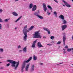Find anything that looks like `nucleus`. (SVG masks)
Instances as JSON below:
<instances>
[{
	"label": "nucleus",
	"instance_id": "f257e3e1",
	"mask_svg": "<svg viewBox=\"0 0 73 73\" xmlns=\"http://www.w3.org/2000/svg\"><path fill=\"white\" fill-rule=\"evenodd\" d=\"M27 27H28L27 25L25 26L24 27L23 29V32L24 35H25L23 36V40L24 41H27V38L28 37L27 32H29V30L27 29Z\"/></svg>",
	"mask_w": 73,
	"mask_h": 73
},
{
	"label": "nucleus",
	"instance_id": "f03ea898",
	"mask_svg": "<svg viewBox=\"0 0 73 73\" xmlns=\"http://www.w3.org/2000/svg\"><path fill=\"white\" fill-rule=\"evenodd\" d=\"M39 31L36 32L35 34H34L33 38H41L42 36L40 35L41 33H40Z\"/></svg>",
	"mask_w": 73,
	"mask_h": 73
},
{
	"label": "nucleus",
	"instance_id": "7ed1b4c3",
	"mask_svg": "<svg viewBox=\"0 0 73 73\" xmlns=\"http://www.w3.org/2000/svg\"><path fill=\"white\" fill-rule=\"evenodd\" d=\"M32 57H31L29 58V59L27 60H25L24 62H23V64L22 65V66L21 68H23V69H24L25 68V65H26L25 64V63H28V62H29L31 60L32 58Z\"/></svg>",
	"mask_w": 73,
	"mask_h": 73
},
{
	"label": "nucleus",
	"instance_id": "20e7f679",
	"mask_svg": "<svg viewBox=\"0 0 73 73\" xmlns=\"http://www.w3.org/2000/svg\"><path fill=\"white\" fill-rule=\"evenodd\" d=\"M59 17L60 18H61L62 20H63L62 21V24H65L67 23V22L66 21V20H64L65 19L64 17V15H60V16H59Z\"/></svg>",
	"mask_w": 73,
	"mask_h": 73
},
{
	"label": "nucleus",
	"instance_id": "39448f33",
	"mask_svg": "<svg viewBox=\"0 0 73 73\" xmlns=\"http://www.w3.org/2000/svg\"><path fill=\"white\" fill-rule=\"evenodd\" d=\"M62 1H63L64 2V3L65 5L67 7H71V6L69 4H68V3L66 2H65L64 0H62Z\"/></svg>",
	"mask_w": 73,
	"mask_h": 73
},
{
	"label": "nucleus",
	"instance_id": "423d86ee",
	"mask_svg": "<svg viewBox=\"0 0 73 73\" xmlns=\"http://www.w3.org/2000/svg\"><path fill=\"white\" fill-rule=\"evenodd\" d=\"M62 28V31H64V29H65L67 27V25H63L61 26Z\"/></svg>",
	"mask_w": 73,
	"mask_h": 73
},
{
	"label": "nucleus",
	"instance_id": "0eeeda50",
	"mask_svg": "<svg viewBox=\"0 0 73 73\" xmlns=\"http://www.w3.org/2000/svg\"><path fill=\"white\" fill-rule=\"evenodd\" d=\"M43 7L44 8V12H46V10H47V8H46V6L45 3L43 4Z\"/></svg>",
	"mask_w": 73,
	"mask_h": 73
},
{
	"label": "nucleus",
	"instance_id": "6e6552de",
	"mask_svg": "<svg viewBox=\"0 0 73 73\" xmlns=\"http://www.w3.org/2000/svg\"><path fill=\"white\" fill-rule=\"evenodd\" d=\"M43 29H44V31H47L48 32V35H50V31H49V30L48 29L45 28V27H44Z\"/></svg>",
	"mask_w": 73,
	"mask_h": 73
},
{
	"label": "nucleus",
	"instance_id": "1a4fd4ad",
	"mask_svg": "<svg viewBox=\"0 0 73 73\" xmlns=\"http://www.w3.org/2000/svg\"><path fill=\"white\" fill-rule=\"evenodd\" d=\"M65 40H66V36H65V35H64L63 36V41L64 45H65Z\"/></svg>",
	"mask_w": 73,
	"mask_h": 73
},
{
	"label": "nucleus",
	"instance_id": "9d476101",
	"mask_svg": "<svg viewBox=\"0 0 73 73\" xmlns=\"http://www.w3.org/2000/svg\"><path fill=\"white\" fill-rule=\"evenodd\" d=\"M36 9H37V6H36V5H34L33 7L32 11H35V10H36Z\"/></svg>",
	"mask_w": 73,
	"mask_h": 73
},
{
	"label": "nucleus",
	"instance_id": "9b49d317",
	"mask_svg": "<svg viewBox=\"0 0 73 73\" xmlns=\"http://www.w3.org/2000/svg\"><path fill=\"white\" fill-rule=\"evenodd\" d=\"M16 62H15V61H13V62H12V63L13 64L11 65L13 67H15V64H16Z\"/></svg>",
	"mask_w": 73,
	"mask_h": 73
},
{
	"label": "nucleus",
	"instance_id": "f8f14e48",
	"mask_svg": "<svg viewBox=\"0 0 73 73\" xmlns=\"http://www.w3.org/2000/svg\"><path fill=\"white\" fill-rule=\"evenodd\" d=\"M37 45L39 46V47H40V48L43 47V46L41 45V43L40 42H39L38 43Z\"/></svg>",
	"mask_w": 73,
	"mask_h": 73
},
{
	"label": "nucleus",
	"instance_id": "ddd939ff",
	"mask_svg": "<svg viewBox=\"0 0 73 73\" xmlns=\"http://www.w3.org/2000/svg\"><path fill=\"white\" fill-rule=\"evenodd\" d=\"M16 64H17V65L15 67V69H16V70L17 69V67H18V66H19V61L17 62H16Z\"/></svg>",
	"mask_w": 73,
	"mask_h": 73
},
{
	"label": "nucleus",
	"instance_id": "4468645a",
	"mask_svg": "<svg viewBox=\"0 0 73 73\" xmlns=\"http://www.w3.org/2000/svg\"><path fill=\"white\" fill-rule=\"evenodd\" d=\"M29 64H28L26 66L25 68V70L26 71H28V69L29 68Z\"/></svg>",
	"mask_w": 73,
	"mask_h": 73
},
{
	"label": "nucleus",
	"instance_id": "2eb2a0df",
	"mask_svg": "<svg viewBox=\"0 0 73 73\" xmlns=\"http://www.w3.org/2000/svg\"><path fill=\"white\" fill-rule=\"evenodd\" d=\"M34 68H35V65L33 64L31 66V71H33V70H34Z\"/></svg>",
	"mask_w": 73,
	"mask_h": 73
},
{
	"label": "nucleus",
	"instance_id": "dca6fc26",
	"mask_svg": "<svg viewBox=\"0 0 73 73\" xmlns=\"http://www.w3.org/2000/svg\"><path fill=\"white\" fill-rule=\"evenodd\" d=\"M12 14H13L14 16H18V14H17L16 12H13Z\"/></svg>",
	"mask_w": 73,
	"mask_h": 73
},
{
	"label": "nucleus",
	"instance_id": "f3484780",
	"mask_svg": "<svg viewBox=\"0 0 73 73\" xmlns=\"http://www.w3.org/2000/svg\"><path fill=\"white\" fill-rule=\"evenodd\" d=\"M33 28H34V26H32L29 29L28 31H31V30H32Z\"/></svg>",
	"mask_w": 73,
	"mask_h": 73
},
{
	"label": "nucleus",
	"instance_id": "a211bd4d",
	"mask_svg": "<svg viewBox=\"0 0 73 73\" xmlns=\"http://www.w3.org/2000/svg\"><path fill=\"white\" fill-rule=\"evenodd\" d=\"M34 16H37V17H38V16L39 15H38V14L37 12H35L34 13Z\"/></svg>",
	"mask_w": 73,
	"mask_h": 73
},
{
	"label": "nucleus",
	"instance_id": "6ab92c4d",
	"mask_svg": "<svg viewBox=\"0 0 73 73\" xmlns=\"http://www.w3.org/2000/svg\"><path fill=\"white\" fill-rule=\"evenodd\" d=\"M33 4L32 3H31L30 4V5L29 6L30 9H31V8L33 7Z\"/></svg>",
	"mask_w": 73,
	"mask_h": 73
},
{
	"label": "nucleus",
	"instance_id": "aec40b11",
	"mask_svg": "<svg viewBox=\"0 0 73 73\" xmlns=\"http://www.w3.org/2000/svg\"><path fill=\"white\" fill-rule=\"evenodd\" d=\"M38 17V18H39V19H44V17L40 15H39Z\"/></svg>",
	"mask_w": 73,
	"mask_h": 73
},
{
	"label": "nucleus",
	"instance_id": "412c9836",
	"mask_svg": "<svg viewBox=\"0 0 73 73\" xmlns=\"http://www.w3.org/2000/svg\"><path fill=\"white\" fill-rule=\"evenodd\" d=\"M7 62H9L10 63H11V64H12V62H13V60H7Z\"/></svg>",
	"mask_w": 73,
	"mask_h": 73
},
{
	"label": "nucleus",
	"instance_id": "4be33fe9",
	"mask_svg": "<svg viewBox=\"0 0 73 73\" xmlns=\"http://www.w3.org/2000/svg\"><path fill=\"white\" fill-rule=\"evenodd\" d=\"M22 17V16H20L16 20V22H17L20 19H21Z\"/></svg>",
	"mask_w": 73,
	"mask_h": 73
},
{
	"label": "nucleus",
	"instance_id": "5701e85b",
	"mask_svg": "<svg viewBox=\"0 0 73 73\" xmlns=\"http://www.w3.org/2000/svg\"><path fill=\"white\" fill-rule=\"evenodd\" d=\"M33 59L34 60H37V57L35 56V55L33 56Z\"/></svg>",
	"mask_w": 73,
	"mask_h": 73
},
{
	"label": "nucleus",
	"instance_id": "b1692460",
	"mask_svg": "<svg viewBox=\"0 0 73 73\" xmlns=\"http://www.w3.org/2000/svg\"><path fill=\"white\" fill-rule=\"evenodd\" d=\"M23 50L24 52H27V47H25L24 48Z\"/></svg>",
	"mask_w": 73,
	"mask_h": 73
},
{
	"label": "nucleus",
	"instance_id": "393cba45",
	"mask_svg": "<svg viewBox=\"0 0 73 73\" xmlns=\"http://www.w3.org/2000/svg\"><path fill=\"white\" fill-rule=\"evenodd\" d=\"M47 7H48V8H50V9H51V10H52V7L51 6H50V5H48L47 6Z\"/></svg>",
	"mask_w": 73,
	"mask_h": 73
},
{
	"label": "nucleus",
	"instance_id": "a878e982",
	"mask_svg": "<svg viewBox=\"0 0 73 73\" xmlns=\"http://www.w3.org/2000/svg\"><path fill=\"white\" fill-rule=\"evenodd\" d=\"M54 14H55V16H56V17H57V13L56 12V11L54 12Z\"/></svg>",
	"mask_w": 73,
	"mask_h": 73
},
{
	"label": "nucleus",
	"instance_id": "bb28decb",
	"mask_svg": "<svg viewBox=\"0 0 73 73\" xmlns=\"http://www.w3.org/2000/svg\"><path fill=\"white\" fill-rule=\"evenodd\" d=\"M9 20V19H6L5 20H4V21L5 22H8V20Z\"/></svg>",
	"mask_w": 73,
	"mask_h": 73
},
{
	"label": "nucleus",
	"instance_id": "cd10ccee",
	"mask_svg": "<svg viewBox=\"0 0 73 73\" xmlns=\"http://www.w3.org/2000/svg\"><path fill=\"white\" fill-rule=\"evenodd\" d=\"M35 45H36V44H33L32 45V48H35Z\"/></svg>",
	"mask_w": 73,
	"mask_h": 73
},
{
	"label": "nucleus",
	"instance_id": "c85d7f7f",
	"mask_svg": "<svg viewBox=\"0 0 73 73\" xmlns=\"http://www.w3.org/2000/svg\"><path fill=\"white\" fill-rule=\"evenodd\" d=\"M54 36H51L50 37V39L51 40H53V39H54Z\"/></svg>",
	"mask_w": 73,
	"mask_h": 73
},
{
	"label": "nucleus",
	"instance_id": "c756f323",
	"mask_svg": "<svg viewBox=\"0 0 73 73\" xmlns=\"http://www.w3.org/2000/svg\"><path fill=\"white\" fill-rule=\"evenodd\" d=\"M67 50L68 52H70L71 51V49L68 48Z\"/></svg>",
	"mask_w": 73,
	"mask_h": 73
},
{
	"label": "nucleus",
	"instance_id": "7c9ffc66",
	"mask_svg": "<svg viewBox=\"0 0 73 73\" xmlns=\"http://www.w3.org/2000/svg\"><path fill=\"white\" fill-rule=\"evenodd\" d=\"M21 72L22 73H23L24 72V68H21Z\"/></svg>",
	"mask_w": 73,
	"mask_h": 73
},
{
	"label": "nucleus",
	"instance_id": "2f4dec72",
	"mask_svg": "<svg viewBox=\"0 0 73 73\" xmlns=\"http://www.w3.org/2000/svg\"><path fill=\"white\" fill-rule=\"evenodd\" d=\"M36 42H37V40H36L35 41H34L33 42V44H35L36 43Z\"/></svg>",
	"mask_w": 73,
	"mask_h": 73
},
{
	"label": "nucleus",
	"instance_id": "473e14b6",
	"mask_svg": "<svg viewBox=\"0 0 73 73\" xmlns=\"http://www.w3.org/2000/svg\"><path fill=\"white\" fill-rule=\"evenodd\" d=\"M61 43V42L60 41H59L57 43V44H60Z\"/></svg>",
	"mask_w": 73,
	"mask_h": 73
},
{
	"label": "nucleus",
	"instance_id": "72a5a7b5",
	"mask_svg": "<svg viewBox=\"0 0 73 73\" xmlns=\"http://www.w3.org/2000/svg\"><path fill=\"white\" fill-rule=\"evenodd\" d=\"M0 51L2 52H3V49L0 48Z\"/></svg>",
	"mask_w": 73,
	"mask_h": 73
},
{
	"label": "nucleus",
	"instance_id": "f704fd0d",
	"mask_svg": "<svg viewBox=\"0 0 73 73\" xmlns=\"http://www.w3.org/2000/svg\"><path fill=\"white\" fill-rule=\"evenodd\" d=\"M2 29V26H1V24H0V29Z\"/></svg>",
	"mask_w": 73,
	"mask_h": 73
},
{
	"label": "nucleus",
	"instance_id": "c9c22d12",
	"mask_svg": "<svg viewBox=\"0 0 73 73\" xmlns=\"http://www.w3.org/2000/svg\"><path fill=\"white\" fill-rule=\"evenodd\" d=\"M0 22H1V23H3V20H2V19H1L0 18Z\"/></svg>",
	"mask_w": 73,
	"mask_h": 73
},
{
	"label": "nucleus",
	"instance_id": "e433bc0d",
	"mask_svg": "<svg viewBox=\"0 0 73 73\" xmlns=\"http://www.w3.org/2000/svg\"><path fill=\"white\" fill-rule=\"evenodd\" d=\"M9 65H10V63H9L7 64V66H9Z\"/></svg>",
	"mask_w": 73,
	"mask_h": 73
},
{
	"label": "nucleus",
	"instance_id": "4c0bfd02",
	"mask_svg": "<svg viewBox=\"0 0 73 73\" xmlns=\"http://www.w3.org/2000/svg\"><path fill=\"white\" fill-rule=\"evenodd\" d=\"M55 2H56V3H58V2L56 0H54Z\"/></svg>",
	"mask_w": 73,
	"mask_h": 73
},
{
	"label": "nucleus",
	"instance_id": "58836bf2",
	"mask_svg": "<svg viewBox=\"0 0 73 73\" xmlns=\"http://www.w3.org/2000/svg\"><path fill=\"white\" fill-rule=\"evenodd\" d=\"M21 47V46H20V45H19L18 46V49H19V48H20Z\"/></svg>",
	"mask_w": 73,
	"mask_h": 73
},
{
	"label": "nucleus",
	"instance_id": "ea45409f",
	"mask_svg": "<svg viewBox=\"0 0 73 73\" xmlns=\"http://www.w3.org/2000/svg\"><path fill=\"white\" fill-rule=\"evenodd\" d=\"M47 45H49V46H51L52 45V44H47Z\"/></svg>",
	"mask_w": 73,
	"mask_h": 73
},
{
	"label": "nucleus",
	"instance_id": "a19ab883",
	"mask_svg": "<svg viewBox=\"0 0 73 73\" xmlns=\"http://www.w3.org/2000/svg\"><path fill=\"white\" fill-rule=\"evenodd\" d=\"M2 11H3V10H2V9H0V12H2Z\"/></svg>",
	"mask_w": 73,
	"mask_h": 73
},
{
	"label": "nucleus",
	"instance_id": "79ce46f5",
	"mask_svg": "<svg viewBox=\"0 0 73 73\" xmlns=\"http://www.w3.org/2000/svg\"><path fill=\"white\" fill-rule=\"evenodd\" d=\"M47 13H48V15H50V13H48V11H47Z\"/></svg>",
	"mask_w": 73,
	"mask_h": 73
},
{
	"label": "nucleus",
	"instance_id": "37998d69",
	"mask_svg": "<svg viewBox=\"0 0 73 73\" xmlns=\"http://www.w3.org/2000/svg\"><path fill=\"white\" fill-rule=\"evenodd\" d=\"M68 48V46H65V48Z\"/></svg>",
	"mask_w": 73,
	"mask_h": 73
},
{
	"label": "nucleus",
	"instance_id": "c03bdc74",
	"mask_svg": "<svg viewBox=\"0 0 73 73\" xmlns=\"http://www.w3.org/2000/svg\"><path fill=\"white\" fill-rule=\"evenodd\" d=\"M43 38H46V37H45V36H43Z\"/></svg>",
	"mask_w": 73,
	"mask_h": 73
},
{
	"label": "nucleus",
	"instance_id": "a18cd8bd",
	"mask_svg": "<svg viewBox=\"0 0 73 73\" xmlns=\"http://www.w3.org/2000/svg\"><path fill=\"white\" fill-rule=\"evenodd\" d=\"M42 64H43V63H40V65H42Z\"/></svg>",
	"mask_w": 73,
	"mask_h": 73
},
{
	"label": "nucleus",
	"instance_id": "49530a36",
	"mask_svg": "<svg viewBox=\"0 0 73 73\" xmlns=\"http://www.w3.org/2000/svg\"><path fill=\"white\" fill-rule=\"evenodd\" d=\"M63 5V6H64V7H65V5Z\"/></svg>",
	"mask_w": 73,
	"mask_h": 73
},
{
	"label": "nucleus",
	"instance_id": "de8ad7c7",
	"mask_svg": "<svg viewBox=\"0 0 73 73\" xmlns=\"http://www.w3.org/2000/svg\"><path fill=\"white\" fill-rule=\"evenodd\" d=\"M19 52H21L22 51V50H19Z\"/></svg>",
	"mask_w": 73,
	"mask_h": 73
},
{
	"label": "nucleus",
	"instance_id": "09e8293b",
	"mask_svg": "<svg viewBox=\"0 0 73 73\" xmlns=\"http://www.w3.org/2000/svg\"><path fill=\"white\" fill-rule=\"evenodd\" d=\"M17 28H15V29H17Z\"/></svg>",
	"mask_w": 73,
	"mask_h": 73
},
{
	"label": "nucleus",
	"instance_id": "8fccbe9b",
	"mask_svg": "<svg viewBox=\"0 0 73 73\" xmlns=\"http://www.w3.org/2000/svg\"><path fill=\"white\" fill-rule=\"evenodd\" d=\"M0 58H3L1 57H0Z\"/></svg>",
	"mask_w": 73,
	"mask_h": 73
},
{
	"label": "nucleus",
	"instance_id": "3c124183",
	"mask_svg": "<svg viewBox=\"0 0 73 73\" xmlns=\"http://www.w3.org/2000/svg\"><path fill=\"white\" fill-rule=\"evenodd\" d=\"M64 53L65 54V53H66V52H65V51H64Z\"/></svg>",
	"mask_w": 73,
	"mask_h": 73
},
{
	"label": "nucleus",
	"instance_id": "603ef678",
	"mask_svg": "<svg viewBox=\"0 0 73 73\" xmlns=\"http://www.w3.org/2000/svg\"><path fill=\"white\" fill-rule=\"evenodd\" d=\"M72 50H73V48L71 49Z\"/></svg>",
	"mask_w": 73,
	"mask_h": 73
},
{
	"label": "nucleus",
	"instance_id": "864d4df0",
	"mask_svg": "<svg viewBox=\"0 0 73 73\" xmlns=\"http://www.w3.org/2000/svg\"><path fill=\"white\" fill-rule=\"evenodd\" d=\"M63 50H65V49H63Z\"/></svg>",
	"mask_w": 73,
	"mask_h": 73
},
{
	"label": "nucleus",
	"instance_id": "5fc2aeb1",
	"mask_svg": "<svg viewBox=\"0 0 73 73\" xmlns=\"http://www.w3.org/2000/svg\"><path fill=\"white\" fill-rule=\"evenodd\" d=\"M72 1H73V0H72Z\"/></svg>",
	"mask_w": 73,
	"mask_h": 73
},
{
	"label": "nucleus",
	"instance_id": "6e6d98bb",
	"mask_svg": "<svg viewBox=\"0 0 73 73\" xmlns=\"http://www.w3.org/2000/svg\"><path fill=\"white\" fill-rule=\"evenodd\" d=\"M61 64V63H60V64H59V65H60V64Z\"/></svg>",
	"mask_w": 73,
	"mask_h": 73
},
{
	"label": "nucleus",
	"instance_id": "4d7b16f0",
	"mask_svg": "<svg viewBox=\"0 0 73 73\" xmlns=\"http://www.w3.org/2000/svg\"><path fill=\"white\" fill-rule=\"evenodd\" d=\"M22 24V23L21 24V25Z\"/></svg>",
	"mask_w": 73,
	"mask_h": 73
},
{
	"label": "nucleus",
	"instance_id": "13d9d810",
	"mask_svg": "<svg viewBox=\"0 0 73 73\" xmlns=\"http://www.w3.org/2000/svg\"><path fill=\"white\" fill-rule=\"evenodd\" d=\"M1 62H0V64H1Z\"/></svg>",
	"mask_w": 73,
	"mask_h": 73
},
{
	"label": "nucleus",
	"instance_id": "bf43d9fd",
	"mask_svg": "<svg viewBox=\"0 0 73 73\" xmlns=\"http://www.w3.org/2000/svg\"><path fill=\"white\" fill-rule=\"evenodd\" d=\"M72 54H73V51H72Z\"/></svg>",
	"mask_w": 73,
	"mask_h": 73
},
{
	"label": "nucleus",
	"instance_id": "052dcab7",
	"mask_svg": "<svg viewBox=\"0 0 73 73\" xmlns=\"http://www.w3.org/2000/svg\"><path fill=\"white\" fill-rule=\"evenodd\" d=\"M72 65H73V64H72Z\"/></svg>",
	"mask_w": 73,
	"mask_h": 73
}]
</instances>
